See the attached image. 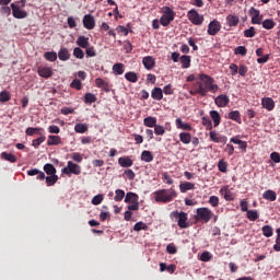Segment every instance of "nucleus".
<instances>
[{
  "mask_svg": "<svg viewBox=\"0 0 280 280\" xmlns=\"http://www.w3.org/2000/svg\"><path fill=\"white\" fill-rule=\"evenodd\" d=\"M197 82L192 84V89L189 91L190 95H201L207 97V93H218L220 86L213 83L215 80L208 74L201 73L198 75Z\"/></svg>",
  "mask_w": 280,
  "mask_h": 280,
  "instance_id": "obj_1",
  "label": "nucleus"
},
{
  "mask_svg": "<svg viewBox=\"0 0 280 280\" xmlns=\"http://www.w3.org/2000/svg\"><path fill=\"white\" fill-rule=\"evenodd\" d=\"M155 202H162L163 205H167V202H172L178 194L176 189H160L153 192Z\"/></svg>",
  "mask_w": 280,
  "mask_h": 280,
  "instance_id": "obj_2",
  "label": "nucleus"
},
{
  "mask_svg": "<svg viewBox=\"0 0 280 280\" xmlns=\"http://www.w3.org/2000/svg\"><path fill=\"white\" fill-rule=\"evenodd\" d=\"M27 176H37V180H45L46 178L47 187H54V185L58 183V175H49L45 177V173L38 168L28 170Z\"/></svg>",
  "mask_w": 280,
  "mask_h": 280,
  "instance_id": "obj_3",
  "label": "nucleus"
},
{
  "mask_svg": "<svg viewBox=\"0 0 280 280\" xmlns=\"http://www.w3.org/2000/svg\"><path fill=\"white\" fill-rule=\"evenodd\" d=\"M211 218H213V211L207 207L197 208L195 220L196 222H201L202 224H207L211 222Z\"/></svg>",
  "mask_w": 280,
  "mask_h": 280,
  "instance_id": "obj_4",
  "label": "nucleus"
},
{
  "mask_svg": "<svg viewBox=\"0 0 280 280\" xmlns=\"http://www.w3.org/2000/svg\"><path fill=\"white\" fill-rule=\"evenodd\" d=\"M171 218H175V220H177V226H179V229H189V223H187V212H179L176 210L171 213Z\"/></svg>",
  "mask_w": 280,
  "mask_h": 280,
  "instance_id": "obj_5",
  "label": "nucleus"
},
{
  "mask_svg": "<svg viewBox=\"0 0 280 280\" xmlns=\"http://www.w3.org/2000/svg\"><path fill=\"white\" fill-rule=\"evenodd\" d=\"M125 202L129 203V211H139V195H137V192H127Z\"/></svg>",
  "mask_w": 280,
  "mask_h": 280,
  "instance_id": "obj_6",
  "label": "nucleus"
},
{
  "mask_svg": "<svg viewBox=\"0 0 280 280\" xmlns=\"http://www.w3.org/2000/svg\"><path fill=\"white\" fill-rule=\"evenodd\" d=\"M61 174H66V176H71V174H74V176H80V174H82V167L69 161L68 166L61 170Z\"/></svg>",
  "mask_w": 280,
  "mask_h": 280,
  "instance_id": "obj_7",
  "label": "nucleus"
},
{
  "mask_svg": "<svg viewBox=\"0 0 280 280\" xmlns=\"http://www.w3.org/2000/svg\"><path fill=\"white\" fill-rule=\"evenodd\" d=\"M187 16L188 21H190L192 25H202V23H205V16L200 15V13H198L196 9H191L190 11H188Z\"/></svg>",
  "mask_w": 280,
  "mask_h": 280,
  "instance_id": "obj_8",
  "label": "nucleus"
},
{
  "mask_svg": "<svg viewBox=\"0 0 280 280\" xmlns=\"http://www.w3.org/2000/svg\"><path fill=\"white\" fill-rule=\"evenodd\" d=\"M249 15L252 16V24L253 25H261V21H264V15L258 9L252 7L249 9Z\"/></svg>",
  "mask_w": 280,
  "mask_h": 280,
  "instance_id": "obj_9",
  "label": "nucleus"
},
{
  "mask_svg": "<svg viewBox=\"0 0 280 280\" xmlns=\"http://www.w3.org/2000/svg\"><path fill=\"white\" fill-rule=\"evenodd\" d=\"M220 30H222V24H220V21L218 20L211 21L208 25L209 36H215Z\"/></svg>",
  "mask_w": 280,
  "mask_h": 280,
  "instance_id": "obj_10",
  "label": "nucleus"
},
{
  "mask_svg": "<svg viewBox=\"0 0 280 280\" xmlns=\"http://www.w3.org/2000/svg\"><path fill=\"white\" fill-rule=\"evenodd\" d=\"M37 73L39 78H45V80H48V78H51V75H54V70L51 69V67L39 66L37 68Z\"/></svg>",
  "mask_w": 280,
  "mask_h": 280,
  "instance_id": "obj_11",
  "label": "nucleus"
},
{
  "mask_svg": "<svg viewBox=\"0 0 280 280\" xmlns=\"http://www.w3.org/2000/svg\"><path fill=\"white\" fill-rule=\"evenodd\" d=\"M11 10L14 19H27V11L21 10V7L11 3Z\"/></svg>",
  "mask_w": 280,
  "mask_h": 280,
  "instance_id": "obj_12",
  "label": "nucleus"
},
{
  "mask_svg": "<svg viewBox=\"0 0 280 280\" xmlns=\"http://www.w3.org/2000/svg\"><path fill=\"white\" fill-rule=\"evenodd\" d=\"M229 102H231V100L225 94H220L218 97L214 98V104L219 108H226V106H229Z\"/></svg>",
  "mask_w": 280,
  "mask_h": 280,
  "instance_id": "obj_13",
  "label": "nucleus"
},
{
  "mask_svg": "<svg viewBox=\"0 0 280 280\" xmlns=\"http://www.w3.org/2000/svg\"><path fill=\"white\" fill-rule=\"evenodd\" d=\"M142 65L147 71H152L154 67L156 66V59L152 56H147L142 58Z\"/></svg>",
  "mask_w": 280,
  "mask_h": 280,
  "instance_id": "obj_14",
  "label": "nucleus"
},
{
  "mask_svg": "<svg viewBox=\"0 0 280 280\" xmlns=\"http://www.w3.org/2000/svg\"><path fill=\"white\" fill-rule=\"evenodd\" d=\"M83 27H85V30L95 28V18H93L92 14H85L83 16Z\"/></svg>",
  "mask_w": 280,
  "mask_h": 280,
  "instance_id": "obj_15",
  "label": "nucleus"
},
{
  "mask_svg": "<svg viewBox=\"0 0 280 280\" xmlns=\"http://www.w3.org/2000/svg\"><path fill=\"white\" fill-rule=\"evenodd\" d=\"M210 140L213 141V143L226 144V141H229V138H226V136H222L218 133L217 131H210Z\"/></svg>",
  "mask_w": 280,
  "mask_h": 280,
  "instance_id": "obj_16",
  "label": "nucleus"
},
{
  "mask_svg": "<svg viewBox=\"0 0 280 280\" xmlns=\"http://www.w3.org/2000/svg\"><path fill=\"white\" fill-rule=\"evenodd\" d=\"M45 132V129L42 127H28L25 130V135L27 137H34V135H38L39 137H43V135Z\"/></svg>",
  "mask_w": 280,
  "mask_h": 280,
  "instance_id": "obj_17",
  "label": "nucleus"
},
{
  "mask_svg": "<svg viewBox=\"0 0 280 280\" xmlns=\"http://www.w3.org/2000/svg\"><path fill=\"white\" fill-rule=\"evenodd\" d=\"M219 194L223 196L224 200H228V201L235 200V195L233 194V191H231V189H229V186H223L219 190Z\"/></svg>",
  "mask_w": 280,
  "mask_h": 280,
  "instance_id": "obj_18",
  "label": "nucleus"
},
{
  "mask_svg": "<svg viewBox=\"0 0 280 280\" xmlns=\"http://www.w3.org/2000/svg\"><path fill=\"white\" fill-rule=\"evenodd\" d=\"M175 126L178 128V130H186V132H190V130H192L191 125L184 122L180 118H176Z\"/></svg>",
  "mask_w": 280,
  "mask_h": 280,
  "instance_id": "obj_19",
  "label": "nucleus"
},
{
  "mask_svg": "<svg viewBox=\"0 0 280 280\" xmlns=\"http://www.w3.org/2000/svg\"><path fill=\"white\" fill-rule=\"evenodd\" d=\"M77 45L78 47H81V49H86L91 43L89 42V37L81 35L77 38Z\"/></svg>",
  "mask_w": 280,
  "mask_h": 280,
  "instance_id": "obj_20",
  "label": "nucleus"
},
{
  "mask_svg": "<svg viewBox=\"0 0 280 280\" xmlns=\"http://www.w3.org/2000/svg\"><path fill=\"white\" fill-rule=\"evenodd\" d=\"M95 85L98 89H103V91H105L106 93H108V91H110V85L108 84V82L104 81V79H102V78H97L95 80Z\"/></svg>",
  "mask_w": 280,
  "mask_h": 280,
  "instance_id": "obj_21",
  "label": "nucleus"
},
{
  "mask_svg": "<svg viewBox=\"0 0 280 280\" xmlns=\"http://www.w3.org/2000/svg\"><path fill=\"white\" fill-rule=\"evenodd\" d=\"M196 185L191 182H184L179 185L180 194H187L190 189H195Z\"/></svg>",
  "mask_w": 280,
  "mask_h": 280,
  "instance_id": "obj_22",
  "label": "nucleus"
},
{
  "mask_svg": "<svg viewBox=\"0 0 280 280\" xmlns=\"http://www.w3.org/2000/svg\"><path fill=\"white\" fill-rule=\"evenodd\" d=\"M261 104L266 110H275V101L271 97L262 98Z\"/></svg>",
  "mask_w": 280,
  "mask_h": 280,
  "instance_id": "obj_23",
  "label": "nucleus"
},
{
  "mask_svg": "<svg viewBox=\"0 0 280 280\" xmlns=\"http://www.w3.org/2000/svg\"><path fill=\"white\" fill-rule=\"evenodd\" d=\"M58 58L62 62H67V60H69L71 58V52H69V49H67V48H60V50L58 52Z\"/></svg>",
  "mask_w": 280,
  "mask_h": 280,
  "instance_id": "obj_24",
  "label": "nucleus"
},
{
  "mask_svg": "<svg viewBox=\"0 0 280 280\" xmlns=\"http://www.w3.org/2000/svg\"><path fill=\"white\" fill-rule=\"evenodd\" d=\"M210 117L213 121L214 128H218V126H220V121H222V117L220 116V113H218V110H211Z\"/></svg>",
  "mask_w": 280,
  "mask_h": 280,
  "instance_id": "obj_25",
  "label": "nucleus"
},
{
  "mask_svg": "<svg viewBox=\"0 0 280 280\" xmlns=\"http://www.w3.org/2000/svg\"><path fill=\"white\" fill-rule=\"evenodd\" d=\"M226 23L230 27H237L240 24V18L237 15H228Z\"/></svg>",
  "mask_w": 280,
  "mask_h": 280,
  "instance_id": "obj_26",
  "label": "nucleus"
},
{
  "mask_svg": "<svg viewBox=\"0 0 280 280\" xmlns=\"http://www.w3.org/2000/svg\"><path fill=\"white\" fill-rule=\"evenodd\" d=\"M152 100L161 102L163 100V90L161 88H154L151 92Z\"/></svg>",
  "mask_w": 280,
  "mask_h": 280,
  "instance_id": "obj_27",
  "label": "nucleus"
},
{
  "mask_svg": "<svg viewBox=\"0 0 280 280\" xmlns=\"http://www.w3.org/2000/svg\"><path fill=\"white\" fill-rule=\"evenodd\" d=\"M179 61L182 63V69H189L191 67V57L184 55L179 57Z\"/></svg>",
  "mask_w": 280,
  "mask_h": 280,
  "instance_id": "obj_28",
  "label": "nucleus"
},
{
  "mask_svg": "<svg viewBox=\"0 0 280 280\" xmlns=\"http://www.w3.org/2000/svg\"><path fill=\"white\" fill-rule=\"evenodd\" d=\"M228 117L232 119V121H236V124H242V114H240V110L230 112Z\"/></svg>",
  "mask_w": 280,
  "mask_h": 280,
  "instance_id": "obj_29",
  "label": "nucleus"
},
{
  "mask_svg": "<svg viewBox=\"0 0 280 280\" xmlns=\"http://www.w3.org/2000/svg\"><path fill=\"white\" fill-rule=\"evenodd\" d=\"M62 138L60 136H48L47 145H60Z\"/></svg>",
  "mask_w": 280,
  "mask_h": 280,
  "instance_id": "obj_30",
  "label": "nucleus"
},
{
  "mask_svg": "<svg viewBox=\"0 0 280 280\" xmlns=\"http://www.w3.org/2000/svg\"><path fill=\"white\" fill-rule=\"evenodd\" d=\"M118 164L120 165V167H132L133 162H132V159L126 156V158H119Z\"/></svg>",
  "mask_w": 280,
  "mask_h": 280,
  "instance_id": "obj_31",
  "label": "nucleus"
},
{
  "mask_svg": "<svg viewBox=\"0 0 280 280\" xmlns=\"http://www.w3.org/2000/svg\"><path fill=\"white\" fill-rule=\"evenodd\" d=\"M179 141L184 143L185 145H189L191 143V133L189 132H180L179 133Z\"/></svg>",
  "mask_w": 280,
  "mask_h": 280,
  "instance_id": "obj_32",
  "label": "nucleus"
},
{
  "mask_svg": "<svg viewBox=\"0 0 280 280\" xmlns=\"http://www.w3.org/2000/svg\"><path fill=\"white\" fill-rule=\"evenodd\" d=\"M262 198L269 200V202H275V200H277V192H275V190H266L262 194Z\"/></svg>",
  "mask_w": 280,
  "mask_h": 280,
  "instance_id": "obj_33",
  "label": "nucleus"
},
{
  "mask_svg": "<svg viewBox=\"0 0 280 280\" xmlns=\"http://www.w3.org/2000/svg\"><path fill=\"white\" fill-rule=\"evenodd\" d=\"M162 16H166L168 19H175L176 16V12H174V10L170 7H163L162 8Z\"/></svg>",
  "mask_w": 280,
  "mask_h": 280,
  "instance_id": "obj_34",
  "label": "nucleus"
},
{
  "mask_svg": "<svg viewBox=\"0 0 280 280\" xmlns=\"http://www.w3.org/2000/svg\"><path fill=\"white\" fill-rule=\"evenodd\" d=\"M125 80H127V82L136 83L139 82V75L137 74V72L129 71L125 73Z\"/></svg>",
  "mask_w": 280,
  "mask_h": 280,
  "instance_id": "obj_35",
  "label": "nucleus"
},
{
  "mask_svg": "<svg viewBox=\"0 0 280 280\" xmlns=\"http://www.w3.org/2000/svg\"><path fill=\"white\" fill-rule=\"evenodd\" d=\"M74 131L79 135H84V132L89 131V125L79 122L74 126Z\"/></svg>",
  "mask_w": 280,
  "mask_h": 280,
  "instance_id": "obj_36",
  "label": "nucleus"
},
{
  "mask_svg": "<svg viewBox=\"0 0 280 280\" xmlns=\"http://www.w3.org/2000/svg\"><path fill=\"white\" fill-rule=\"evenodd\" d=\"M141 161H144V163H152L154 161V155H152V152L150 151H142Z\"/></svg>",
  "mask_w": 280,
  "mask_h": 280,
  "instance_id": "obj_37",
  "label": "nucleus"
},
{
  "mask_svg": "<svg viewBox=\"0 0 280 280\" xmlns=\"http://www.w3.org/2000/svg\"><path fill=\"white\" fill-rule=\"evenodd\" d=\"M143 125L147 126V128H155L156 117L149 116V117L144 118Z\"/></svg>",
  "mask_w": 280,
  "mask_h": 280,
  "instance_id": "obj_38",
  "label": "nucleus"
},
{
  "mask_svg": "<svg viewBox=\"0 0 280 280\" xmlns=\"http://www.w3.org/2000/svg\"><path fill=\"white\" fill-rule=\"evenodd\" d=\"M44 58L48 60V62H56L58 60V54L56 51H46Z\"/></svg>",
  "mask_w": 280,
  "mask_h": 280,
  "instance_id": "obj_39",
  "label": "nucleus"
},
{
  "mask_svg": "<svg viewBox=\"0 0 280 280\" xmlns=\"http://www.w3.org/2000/svg\"><path fill=\"white\" fill-rule=\"evenodd\" d=\"M44 172L48 176H54V175H56V166H54V164H51V163H47L44 165Z\"/></svg>",
  "mask_w": 280,
  "mask_h": 280,
  "instance_id": "obj_40",
  "label": "nucleus"
},
{
  "mask_svg": "<svg viewBox=\"0 0 280 280\" xmlns=\"http://www.w3.org/2000/svg\"><path fill=\"white\" fill-rule=\"evenodd\" d=\"M0 156L4 161H9V163H16V155H14L12 153L2 152Z\"/></svg>",
  "mask_w": 280,
  "mask_h": 280,
  "instance_id": "obj_41",
  "label": "nucleus"
},
{
  "mask_svg": "<svg viewBox=\"0 0 280 280\" xmlns=\"http://www.w3.org/2000/svg\"><path fill=\"white\" fill-rule=\"evenodd\" d=\"M261 25L265 30H275L277 23L272 19H267L261 23Z\"/></svg>",
  "mask_w": 280,
  "mask_h": 280,
  "instance_id": "obj_42",
  "label": "nucleus"
},
{
  "mask_svg": "<svg viewBox=\"0 0 280 280\" xmlns=\"http://www.w3.org/2000/svg\"><path fill=\"white\" fill-rule=\"evenodd\" d=\"M261 231L265 237H272V235L275 234V230H272V226L270 225H264L261 228Z\"/></svg>",
  "mask_w": 280,
  "mask_h": 280,
  "instance_id": "obj_43",
  "label": "nucleus"
},
{
  "mask_svg": "<svg viewBox=\"0 0 280 280\" xmlns=\"http://www.w3.org/2000/svg\"><path fill=\"white\" fill-rule=\"evenodd\" d=\"M46 140H47V137H45V133H44V135L39 136L37 139H34L32 141V145H33V148H39V145L42 143H45Z\"/></svg>",
  "mask_w": 280,
  "mask_h": 280,
  "instance_id": "obj_44",
  "label": "nucleus"
},
{
  "mask_svg": "<svg viewBox=\"0 0 280 280\" xmlns=\"http://www.w3.org/2000/svg\"><path fill=\"white\" fill-rule=\"evenodd\" d=\"M112 69L115 75H124V63H115Z\"/></svg>",
  "mask_w": 280,
  "mask_h": 280,
  "instance_id": "obj_45",
  "label": "nucleus"
},
{
  "mask_svg": "<svg viewBox=\"0 0 280 280\" xmlns=\"http://www.w3.org/2000/svg\"><path fill=\"white\" fill-rule=\"evenodd\" d=\"M247 219H249L250 222L259 220V212H257V210L247 211Z\"/></svg>",
  "mask_w": 280,
  "mask_h": 280,
  "instance_id": "obj_46",
  "label": "nucleus"
},
{
  "mask_svg": "<svg viewBox=\"0 0 280 280\" xmlns=\"http://www.w3.org/2000/svg\"><path fill=\"white\" fill-rule=\"evenodd\" d=\"M133 231L139 233V231H148V224L143 223V221H139L133 225Z\"/></svg>",
  "mask_w": 280,
  "mask_h": 280,
  "instance_id": "obj_47",
  "label": "nucleus"
},
{
  "mask_svg": "<svg viewBox=\"0 0 280 280\" xmlns=\"http://www.w3.org/2000/svg\"><path fill=\"white\" fill-rule=\"evenodd\" d=\"M115 194V202H121L124 200V197L126 196V191H124L122 189H116Z\"/></svg>",
  "mask_w": 280,
  "mask_h": 280,
  "instance_id": "obj_48",
  "label": "nucleus"
},
{
  "mask_svg": "<svg viewBox=\"0 0 280 280\" xmlns=\"http://www.w3.org/2000/svg\"><path fill=\"white\" fill-rule=\"evenodd\" d=\"M85 55L88 58H95V56H97V50H95V46L86 47Z\"/></svg>",
  "mask_w": 280,
  "mask_h": 280,
  "instance_id": "obj_49",
  "label": "nucleus"
},
{
  "mask_svg": "<svg viewBox=\"0 0 280 280\" xmlns=\"http://www.w3.org/2000/svg\"><path fill=\"white\" fill-rule=\"evenodd\" d=\"M84 102L85 104H93L97 102V96H95L93 93H86L84 96Z\"/></svg>",
  "mask_w": 280,
  "mask_h": 280,
  "instance_id": "obj_50",
  "label": "nucleus"
},
{
  "mask_svg": "<svg viewBox=\"0 0 280 280\" xmlns=\"http://www.w3.org/2000/svg\"><path fill=\"white\" fill-rule=\"evenodd\" d=\"M229 168V163H226V161L224 160H220L218 163V170L219 172H222L223 174H226Z\"/></svg>",
  "mask_w": 280,
  "mask_h": 280,
  "instance_id": "obj_51",
  "label": "nucleus"
},
{
  "mask_svg": "<svg viewBox=\"0 0 280 280\" xmlns=\"http://www.w3.org/2000/svg\"><path fill=\"white\" fill-rule=\"evenodd\" d=\"M73 56H74V58H78L79 60H83L84 59V50H82V48H80V47H75L73 49Z\"/></svg>",
  "mask_w": 280,
  "mask_h": 280,
  "instance_id": "obj_52",
  "label": "nucleus"
},
{
  "mask_svg": "<svg viewBox=\"0 0 280 280\" xmlns=\"http://www.w3.org/2000/svg\"><path fill=\"white\" fill-rule=\"evenodd\" d=\"M10 100H12L10 92L8 91L0 92V102L5 103V102H10Z\"/></svg>",
  "mask_w": 280,
  "mask_h": 280,
  "instance_id": "obj_53",
  "label": "nucleus"
},
{
  "mask_svg": "<svg viewBox=\"0 0 280 280\" xmlns=\"http://www.w3.org/2000/svg\"><path fill=\"white\" fill-rule=\"evenodd\" d=\"M255 34H257V32H255V26H250L248 30L244 31L245 38H255Z\"/></svg>",
  "mask_w": 280,
  "mask_h": 280,
  "instance_id": "obj_54",
  "label": "nucleus"
},
{
  "mask_svg": "<svg viewBox=\"0 0 280 280\" xmlns=\"http://www.w3.org/2000/svg\"><path fill=\"white\" fill-rule=\"evenodd\" d=\"M247 51H248V49H246L245 46H237L234 49L235 56H246Z\"/></svg>",
  "mask_w": 280,
  "mask_h": 280,
  "instance_id": "obj_55",
  "label": "nucleus"
},
{
  "mask_svg": "<svg viewBox=\"0 0 280 280\" xmlns=\"http://www.w3.org/2000/svg\"><path fill=\"white\" fill-rule=\"evenodd\" d=\"M172 21H174V19L167 18V16H165V15H162V16L160 18V24H162L163 27L170 26V23H172Z\"/></svg>",
  "mask_w": 280,
  "mask_h": 280,
  "instance_id": "obj_56",
  "label": "nucleus"
},
{
  "mask_svg": "<svg viewBox=\"0 0 280 280\" xmlns=\"http://www.w3.org/2000/svg\"><path fill=\"white\" fill-rule=\"evenodd\" d=\"M202 126L207 128V130H212L213 128V122H211L210 117H202Z\"/></svg>",
  "mask_w": 280,
  "mask_h": 280,
  "instance_id": "obj_57",
  "label": "nucleus"
},
{
  "mask_svg": "<svg viewBox=\"0 0 280 280\" xmlns=\"http://www.w3.org/2000/svg\"><path fill=\"white\" fill-rule=\"evenodd\" d=\"M71 89H75L77 91H82V81H80L79 79H74L71 83H70Z\"/></svg>",
  "mask_w": 280,
  "mask_h": 280,
  "instance_id": "obj_58",
  "label": "nucleus"
},
{
  "mask_svg": "<svg viewBox=\"0 0 280 280\" xmlns=\"http://www.w3.org/2000/svg\"><path fill=\"white\" fill-rule=\"evenodd\" d=\"M154 132L158 137H163V135H165V127L161 125H155Z\"/></svg>",
  "mask_w": 280,
  "mask_h": 280,
  "instance_id": "obj_59",
  "label": "nucleus"
},
{
  "mask_svg": "<svg viewBox=\"0 0 280 280\" xmlns=\"http://www.w3.org/2000/svg\"><path fill=\"white\" fill-rule=\"evenodd\" d=\"M213 255L210 252H203L200 256V261H211Z\"/></svg>",
  "mask_w": 280,
  "mask_h": 280,
  "instance_id": "obj_60",
  "label": "nucleus"
},
{
  "mask_svg": "<svg viewBox=\"0 0 280 280\" xmlns=\"http://www.w3.org/2000/svg\"><path fill=\"white\" fill-rule=\"evenodd\" d=\"M162 178H163L164 183H166V185L174 184V179H172V176H170V173H167V172L162 173Z\"/></svg>",
  "mask_w": 280,
  "mask_h": 280,
  "instance_id": "obj_61",
  "label": "nucleus"
},
{
  "mask_svg": "<svg viewBox=\"0 0 280 280\" xmlns=\"http://www.w3.org/2000/svg\"><path fill=\"white\" fill-rule=\"evenodd\" d=\"M208 202L211 207H218L220 205V198L218 196H210Z\"/></svg>",
  "mask_w": 280,
  "mask_h": 280,
  "instance_id": "obj_62",
  "label": "nucleus"
},
{
  "mask_svg": "<svg viewBox=\"0 0 280 280\" xmlns=\"http://www.w3.org/2000/svg\"><path fill=\"white\" fill-rule=\"evenodd\" d=\"M103 200H104V195H96L92 199V205L94 206L102 205Z\"/></svg>",
  "mask_w": 280,
  "mask_h": 280,
  "instance_id": "obj_63",
  "label": "nucleus"
},
{
  "mask_svg": "<svg viewBox=\"0 0 280 280\" xmlns=\"http://www.w3.org/2000/svg\"><path fill=\"white\" fill-rule=\"evenodd\" d=\"M270 159L273 163H280V154L278 152H272L270 154Z\"/></svg>",
  "mask_w": 280,
  "mask_h": 280,
  "instance_id": "obj_64",
  "label": "nucleus"
}]
</instances>
